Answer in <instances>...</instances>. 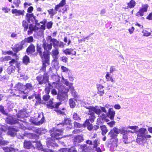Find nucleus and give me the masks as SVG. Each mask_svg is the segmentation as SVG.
<instances>
[{
	"label": "nucleus",
	"instance_id": "obj_51",
	"mask_svg": "<svg viewBox=\"0 0 152 152\" xmlns=\"http://www.w3.org/2000/svg\"><path fill=\"white\" fill-rule=\"evenodd\" d=\"M18 61L15 59H12L11 60L9 61V63L11 66H13L16 63H17Z\"/></svg>",
	"mask_w": 152,
	"mask_h": 152
},
{
	"label": "nucleus",
	"instance_id": "obj_62",
	"mask_svg": "<svg viewBox=\"0 0 152 152\" xmlns=\"http://www.w3.org/2000/svg\"><path fill=\"white\" fill-rule=\"evenodd\" d=\"M34 9L33 7L32 6H30L29 7L28 9L27 12L28 13H31L32 12Z\"/></svg>",
	"mask_w": 152,
	"mask_h": 152
},
{
	"label": "nucleus",
	"instance_id": "obj_57",
	"mask_svg": "<svg viewBox=\"0 0 152 152\" xmlns=\"http://www.w3.org/2000/svg\"><path fill=\"white\" fill-rule=\"evenodd\" d=\"M36 101L37 102L39 103L40 104H41L44 105L46 104V103L45 102H44L43 100H42L41 98L37 99Z\"/></svg>",
	"mask_w": 152,
	"mask_h": 152
},
{
	"label": "nucleus",
	"instance_id": "obj_48",
	"mask_svg": "<svg viewBox=\"0 0 152 152\" xmlns=\"http://www.w3.org/2000/svg\"><path fill=\"white\" fill-rule=\"evenodd\" d=\"M99 141L98 139L96 137V139L94 140L93 142L94 147H97L98 144H99Z\"/></svg>",
	"mask_w": 152,
	"mask_h": 152
},
{
	"label": "nucleus",
	"instance_id": "obj_60",
	"mask_svg": "<svg viewBox=\"0 0 152 152\" xmlns=\"http://www.w3.org/2000/svg\"><path fill=\"white\" fill-rule=\"evenodd\" d=\"M117 70L114 66H111L110 70V72L113 73L114 71H116Z\"/></svg>",
	"mask_w": 152,
	"mask_h": 152
},
{
	"label": "nucleus",
	"instance_id": "obj_4",
	"mask_svg": "<svg viewBox=\"0 0 152 152\" xmlns=\"http://www.w3.org/2000/svg\"><path fill=\"white\" fill-rule=\"evenodd\" d=\"M50 132L52 138L54 140H58L62 137L61 135L63 133V131L62 129L53 128L50 130Z\"/></svg>",
	"mask_w": 152,
	"mask_h": 152
},
{
	"label": "nucleus",
	"instance_id": "obj_34",
	"mask_svg": "<svg viewBox=\"0 0 152 152\" xmlns=\"http://www.w3.org/2000/svg\"><path fill=\"white\" fill-rule=\"evenodd\" d=\"M15 67L14 66H10L7 69V70L8 74H10L12 73H13L15 70Z\"/></svg>",
	"mask_w": 152,
	"mask_h": 152
},
{
	"label": "nucleus",
	"instance_id": "obj_53",
	"mask_svg": "<svg viewBox=\"0 0 152 152\" xmlns=\"http://www.w3.org/2000/svg\"><path fill=\"white\" fill-rule=\"evenodd\" d=\"M71 121L69 118H65L64 121V124H66L70 125Z\"/></svg>",
	"mask_w": 152,
	"mask_h": 152
},
{
	"label": "nucleus",
	"instance_id": "obj_16",
	"mask_svg": "<svg viewBox=\"0 0 152 152\" xmlns=\"http://www.w3.org/2000/svg\"><path fill=\"white\" fill-rule=\"evenodd\" d=\"M47 141V145L49 148L52 149L58 146V145L53 140L49 139Z\"/></svg>",
	"mask_w": 152,
	"mask_h": 152
},
{
	"label": "nucleus",
	"instance_id": "obj_14",
	"mask_svg": "<svg viewBox=\"0 0 152 152\" xmlns=\"http://www.w3.org/2000/svg\"><path fill=\"white\" fill-rule=\"evenodd\" d=\"M142 7L140 9L139 11L137 13V16H143L144 15V12H146L147 11V9L148 7V4L142 5Z\"/></svg>",
	"mask_w": 152,
	"mask_h": 152
},
{
	"label": "nucleus",
	"instance_id": "obj_56",
	"mask_svg": "<svg viewBox=\"0 0 152 152\" xmlns=\"http://www.w3.org/2000/svg\"><path fill=\"white\" fill-rule=\"evenodd\" d=\"M99 107V109H100V110L101 111V114L102 113V112H103L107 113V111L106 110L105 107L101 106H100Z\"/></svg>",
	"mask_w": 152,
	"mask_h": 152
},
{
	"label": "nucleus",
	"instance_id": "obj_2",
	"mask_svg": "<svg viewBox=\"0 0 152 152\" xmlns=\"http://www.w3.org/2000/svg\"><path fill=\"white\" fill-rule=\"evenodd\" d=\"M42 47L46 51L44 52V59H43V65L42 69L43 71L45 70L46 66L49 64L50 55V52L49 51L52 48V43L48 44L45 42L43 43Z\"/></svg>",
	"mask_w": 152,
	"mask_h": 152
},
{
	"label": "nucleus",
	"instance_id": "obj_52",
	"mask_svg": "<svg viewBox=\"0 0 152 152\" xmlns=\"http://www.w3.org/2000/svg\"><path fill=\"white\" fill-rule=\"evenodd\" d=\"M90 123L89 122V120L88 119H87L85 122L84 123H83L82 125L83 126H84V127H86V126H87L89 125H90Z\"/></svg>",
	"mask_w": 152,
	"mask_h": 152
},
{
	"label": "nucleus",
	"instance_id": "obj_37",
	"mask_svg": "<svg viewBox=\"0 0 152 152\" xmlns=\"http://www.w3.org/2000/svg\"><path fill=\"white\" fill-rule=\"evenodd\" d=\"M23 63L26 65H27L30 62V58L29 57L26 55L23 58Z\"/></svg>",
	"mask_w": 152,
	"mask_h": 152
},
{
	"label": "nucleus",
	"instance_id": "obj_13",
	"mask_svg": "<svg viewBox=\"0 0 152 152\" xmlns=\"http://www.w3.org/2000/svg\"><path fill=\"white\" fill-rule=\"evenodd\" d=\"M24 87V85L21 83H18L15 85L14 88L15 90L18 91L19 93L20 92L25 93Z\"/></svg>",
	"mask_w": 152,
	"mask_h": 152
},
{
	"label": "nucleus",
	"instance_id": "obj_58",
	"mask_svg": "<svg viewBox=\"0 0 152 152\" xmlns=\"http://www.w3.org/2000/svg\"><path fill=\"white\" fill-rule=\"evenodd\" d=\"M53 25V23L50 21L48 22L47 24V27L48 29H50L52 28Z\"/></svg>",
	"mask_w": 152,
	"mask_h": 152
},
{
	"label": "nucleus",
	"instance_id": "obj_43",
	"mask_svg": "<svg viewBox=\"0 0 152 152\" xmlns=\"http://www.w3.org/2000/svg\"><path fill=\"white\" fill-rule=\"evenodd\" d=\"M48 13L51 16H53L54 15L57 13V12L54 10L53 9H50L48 10Z\"/></svg>",
	"mask_w": 152,
	"mask_h": 152
},
{
	"label": "nucleus",
	"instance_id": "obj_11",
	"mask_svg": "<svg viewBox=\"0 0 152 152\" xmlns=\"http://www.w3.org/2000/svg\"><path fill=\"white\" fill-rule=\"evenodd\" d=\"M29 129L33 130L39 134H45L47 132L46 129L43 128H37L34 127H29Z\"/></svg>",
	"mask_w": 152,
	"mask_h": 152
},
{
	"label": "nucleus",
	"instance_id": "obj_39",
	"mask_svg": "<svg viewBox=\"0 0 152 152\" xmlns=\"http://www.w3.org/2000/svg\"><path fill=\"white\" fill-rule=\"evenodd\" d=\"M22 26L24 28V31H26L28 28V23L26 20H24L22 22Z\"/></svg>",
	"mask_w": 152,
	"mask_h": 152
},
{
	"label": "nucleus",
	"instance_id": "obj_47",
	"mask_svg": "<svg viewBox=\"0 0 152 152\" xmlns=\"http://www.w3.org/2000/svg\"><path fill=\"white\" fill-rule=\"evenodd\" d=\"M20 2L21 1L20 0H14L13 3L15 5L16 8H18Z\"/></svg>",
	"mask_w": 152,
	"mask_h": 152
},
{
	"label": "nucleus",
	"instance_id": "obj_8",
	"mask_svg": "<svg viewBox=\"0 0 152 152\" xmlns=\"http://www.w3.org/2000/svg\"><path fill=\"white\" fill-rule=\"evenodd\" d=\"M137 143L140 142V138L141 137H143L145 134L146 133H148L147 129L145 128H141L140 129L138 130L137 131Z\"/></svg>",
	"mask_w": 152,
	"mask_h": 152
},
{
	"label": "nucleus",
	"instance_id": "obj_49",
	"mask_svg": "<svg viewBox=\"0 0 152 152\" xmlns=\"http://www.w3.org/2000/svg\"><path fill=\"white\" fill-rule=\"evenodd\" d=\"M68 152H77V151L75 146H72L70 148H68Z\"/></svg>",
	"mask_w": 152,
	"mask_h": 152
},
{
	"label": "nucleus",
	"instance_id": "obj_18",
	"mask_svg": "<svg viewBox=\"0 0 152 152\" xmlns=\"http://www.w3.org/2000/svg\"><path fill=\"white\" fill-rule=\"evenodd\" d=\"M113 130L117 134L119 133L123 134L127 132V130L125 129L124 127H122L121 129H118L117 127H115Z\"/></svg>",
	"mask_w": 152,
	"mask_h": 152
},
{
	"label": "nucleus",
	"instance_id": "obj_22",
	"mask_svg": "<svg viewBox=\"0 0 152 152\" xmlns=\"http://www.w3.org/2000/svg\"><path fill=\"white\" fill-rule=\"evenodd\" d=\"M148 133H146L145 134L144 136L140 138V142L139 143L140 144H141L143 143H145L146 142L147 139L151 137V136L149 134H147Z\"/></svg>",
	"mask_w": 152,
	"mask_h": 152
},
{
	"label": "nucleus",
	"instance_id": "obj_61",
	"mask_svg": "<svg viewBox=\"0 0 152 152\" xmlns=\"http://www.w3.org/2000/svg\"><path fill=\"white\" fill-rule=\"evenodd\" d=\"M66 4V0H62L58 4L61 7H62L64 5Z\"/></svg>",
	"mask_w": 152,
	"mask_h": 152
},
{
	"label": "nucleus",
	"instance_id": "obj_15",
	"mask_svg": "<svg viewBox=\"0 0 152 152\" xmlns=\"http://www.w3.org/2000/svg\"><path fill=\"white\" fill-rule=\"evenodd\" d=\"M59 53L58 49L56 48L55 49H53L51 51V55L53 58V60L56 62V64H58V63L57 61V60L58 59V56Z\"/></svg>",
	"mask_w": 152,
	"mask_h": 152
},
{
	"label": "nucleus",
	"instance_id": "obj_59",
	"mask_svg": "<svg viewBox=\"0 0 152 152\" xmlns=\"http://www.w3.org/2000/svg\"><path fill=\"white\" fill-rule=\"evenodd\" d=\"M64 53L66 55H70V49H66L64 51Z\"/></svg>",
	"mask_w": 152,
	"mask_h": 152
},
{
	"label": "nucleus",
	"instance_id": "obj_9",
	"mask_svg": "<svg viewBox=\"0 0 152 152\" xmlns=\"http://www.w3.org/2000/svg\"><path fill=\"white\" fill-rule=\"evenodd\" d=\"M51 42L50 43H52V45L55 49L57 48L58 47L61 48H63L64 45V43L62 42L58 41L57 39L53 38L51 40Z\"/></svg>",
	"mask_w": 152,
	"mask_h": 152
},
{
	"label": "nucleus",
	"instance_id": "obj_24",
	"mask_svg": "<svg viewBox=\"0 0 152 152\" xmlns=\"http://www.w3.org/2000/svg\"><path fill=\"white\" fill-rule=\"evenodd\" d=\"M42 48L40 45L38 44H37V50L38 53H39L40 56L42 59L43 62V59H44V52L42 53Z\"/></svg>",
	"mask_w": 152,
	"mask_h": 152
},
{
	"label": "nucleus",
	"instance_id": "obj_20",
	"mask_svg": "<svg viewBox=\"0 0 152 152\" xmlns=\"http://www.w3.org/2000/svg\"><path fill=\"white\" fill-rule=\"evenodd\" d=\"M35 51V47L32 44L30 45L27 48L26 50V53L28 55L32 54Z\"/></svg>",
	"mask_w": 152,
	"mask_h": 152
},
{
	"label": "nucleus",
	"instance_id": "obj_46",
	"mask_svg": "<svg viewBox=\"0 0 152 152\" xmlns=\"http://www.w3.org/2000/svg\"><path fill=\"white\" fill-rule=\"evenodd\" d=\"M34 39L32 36H30L27 38H25V41L26 42L28 43H31L33 42Z\"/></svg>",
	"mask_w": 152,
	"mask_h": 152
},
{
	"label": "nucleus",
	"instance_id": "obj_12",
	"mask_svg": "<svg viewBox=\"0 0 152 152\" xmlns=\"http://www.w3.org/2000/svg\"><path fill=\"white\" fill-rule=\"evenodd\" d=\"M79 149L80 152H89L91 149L89 146L86 144L79 145Z\"/></svg>",
	"mask_w": 152,
	"mask_h": 152
},
{
	"label": "nucleus",
	"instance_id": "obj_41",
	"mask_svg": "<svg viewBox=\"0 0 152 152\" xmlns=\"http://www.w3.org/2000/svg\"><path fill=\"white\" fill-rule=\"evenodd\" d=\"M65 95H66L63 94H58L57 96V98L60 101H64L65 99V97L64 96Z\"/></svg>",
	"mask_w": 152,
	"mask_h": 152
},
{
	"label": "nucleus",
	"instance_id": "obj_29",
	"mask_svg": "<svg viewBox=\"0 0 152 152\" xmlns=\"http://www.w3.org/2000/svg\"><path fill=\"white\" fill-rule=\"evenodd\" d=\"M97 88L99 93V94L101 96H102L104 94V91L103 89L104 86L101 85H97Z\"/></svg>",
	"mask_w": 152,
	"mask_h": 152
},
{
	"label": "nucleus",
	"instance_id": "obj_50",
	"mask_svg": "<svg viewBox=\"0 0 152 152\" xmlns=\"http://www.w3.org/2000/svg\"><path fill=\"white\" fill-rule=\"evenodd\" d=\"M74 124L75 127L76 128H79L83 126L82 124H81L76 122H74Z\"/></svg>",
	"mask_w": 152,
	"mask_h": 152
},
{
	"label": "nucleus",
	"instance_id": "obj_38",
	"mask_svg": "<svg viewBox=\"0 0 152 152\" xmlns=\"http://www.w3.org/2000/svg\"><path fill=\"white\" fill-rule=\"evenodd\" d=\"M0 111L4 115L7 116V117L11 116V115L6 113L4 110V107L2 106H0Z\"/></svg>",
	"mask_w": 152,
	"mask_h": 152
},
{
	"label": "nucleus",
	"instance_id": "obj_44",
	"mask_svg": "<svg viewBox=\"0 0 152 152\" xmlns=\"http://www.w3.org/2000/svg\"><path fill=\"white\" fill-rule=\"evenodd\" d=\"M105 77L106 79L107 80H110L112 83H114V80L111 76H110L109 72H108L107 73Z\"/></svg>",
	"mask_w": 152,
	"mask_h": 152
},
{
	"label": "nucleus",
	"instance_id": "obj_36",
	"mask_svg": "<svg viewBox=\"0 0 152 152\" xmlns=\"http://www.w3.org/2000/svg\"><path fill=\"white\" fill-rule=\"evenodd\" d=\"M74 99H71L69 100L70 106L71 108H74L76 106L75 102Z\"/></svg>",
	"mask_w": 152,
	"mask_h": 152
},
{
	"label": "nucleus",
	"instance_id": "obj_28",
	"mask_svg": "<svg viewBox=\"0 0 152 152\" xmlns=\"http://www.w3.org/2000/svg\"><path fill=\"white\" fill-rule=\"evenodd\" d=\"M23 48V47L20 46L19 44H16L14 47L12 48L13 51L15 52H18L21 50Z\"/></svg>",
	"mask_w": 152,
	"mask_h": 152
},
{
	"label": "nucleus",
	"instance_id": "obj_6",
	"mask_svg": "<svg viewBox=\"0 0 152 152\" xmlns=\"http://www.w3.org/2000/svg\"><path fill=\"white\" fill-rule=\"evenodd\" d=\"M36 79L40 85L45 84L49 82L48 77L47 73H45L43 75H39L37 77Z\"/></svg>",
	"mask_w": 152,
	"mask_h": 152
},
{
	"label": "nucleus",
	"instance_id": "obj_5",
	"mask_svg": "<svg viewBox=\"0 0 152 152\" xmlns=\"http://www.w3.org/2000/svg\"><path fill=\"white\" fill-rule=\"evenodd\" d=\"M85 107L86 109L89 110L88 114L91 116H95V113L97 115L101 114V111L100 109H99V107L98 106H95V107L85 106Z\"/></svg>",
	"mask_w": 152,
	"mask_h": 152
},
{
	"label": "nucleus",
	"instance_id": "obj_64",
	"mask_svg": "<svg viewBox=\"0 0 152 152\" xmlns=\"http://www.w3.org/2000/svg\"><path fill=\"white\" fill-rule=\"evenodd\" d=\"M94 150L97 152H102V151L99 147H94Z\"/></svg>",
	"mask_w": 152,
	"mask_h": 152
},
{
	"label": "nucleus",
	"instance_id": "obj_40",
	"mask_svg": "<svg viewBox=\"0 0 152 152\" xmlns=\"http://www.w3.org/2000/svg\"><path fill=\"white\" fill-rule=\"evenodd\" d=\"M9 143V141L4 140L1 138H0V146L1 145H7Z\"/></svg>",
	"mask_w": 152,
	"mask_h": 152
},
{
	"label": "nucleus",
	"instance_id": "obj_19",
	"mask_svg": "<svg viewBox=\"0 0 152 152\" xmlns=\"http://www.w3.org/2000/svg\"><path fill=\"white\" fill-rule=\"evenodd\" d=\"M24 135L30 139L35 140H37L39 137L38 135L33 133L25 132L24 133Z\"/></svg>",
	"mask_w": 152,
	"mask_h": 152
},
{
	"label": "nucleus",
	"instance_id": "obj_45",
	"mask_svg": "<svg viewBox=\"0 0 152 152\" xmlns=\"http://www.w3.org/2000/svg\"><path fill=\"white\" fill-rule=\"evenodd\" d=\"M106 122H107L108 125L110 127H112L115 125V122L113 121H112L110 122H109L110 121L107 119L105 120Z\"/></svg>",
	"mask_w": 152,
	"mask_h": 152
},
{
	"label": "nucleus",
	"instance_id": "obj_10",
	"mask_svg": "<svg viewBox=\"0 0 152 152\" xmlns=\"http://www.w3.org/2000/svg\"><path fill=\"white\" fill-rule=\"evenodd\" d=\"M84 140L83 135H78L74 137L73 140V144L75 146H79L80 143L82 142Z\"/></svg>",
	"mask_w": 152,
	"mask_h": 152
},
{
	"label": "nucleus",
	"instance_id": "obj_26",
	"mask_svg": "<svg viewBox=\"0 0 152 152\" xmlns=\"http://www.w3.org/2000/svg\"><path fill=\"white\" fill-rule=\"evenodd\" d=\"M108 136L111 138V139H114L115 140H117V134L114 132L112 130H111L108 134Z\"/></svg>",
	"mask_w": 152,
	"mask_h": 152
},
{
	"label": "nucleus",
	"instance_id": "obj_42",
	"mask_svg": "<svg viewBox=\"0 0 152 152\" xmlns=\"http://www.w3.org/2000/svg\"><path fill=\"white\" fill-rule=\"evenodd\" d=\"M73 118L75 120L77 121H79L81 119L79 115L75 113H74L73 114Z\"/></svg>",
	"mask_w": 152,
	"mask_h": 152
},
{
	"label": "nucleus",
	"instance_id": "obj_32",
	"mask_svg": "<svg viewBox=\"0 0 152 152\" xmlns=\"http://www.w3.org/2000/svg\"><path fill=\"white\" fill-rule=\"evenodd\" d=\"M136 2L134 0H131L128 3L127 8H133L135 5Z\"/></svg>",
	"mask_w": 152,
	"mask_h": 152
},
{
	"label": "nucleus",
	"instance_id": "obj_7",
	"mask_svg": "<svg viewBox=\"0 0 152 152\" xmlns=\"http://www.w3.org/2000/svg\"><path fill=\"white\" fill-rule=\"evenodd\" d=\"M26 19L27 21L29 23H34V22L35 23V26L40 25L39 23H38V21L36 20L35 17L34 16L33 13H27L26 15Z\"/></svg>",
	"mask_w": 152,
	"mask_h": 152
},
{
	"label": "nucleus",
	"instance_id": "obj_30",
	"mask_svg": "<svg viewBox=\"0 0 152 152\" xmlns=\"http://www.w3.org/2000/svg\"><path fill=\"white\" fill-rule=\"evenodd\" d=\"M5 152H15L16 149L11 147L6 146L3 148Z\"/></svg>",
	"mask_w": 152,
	"mask_h": 152
},
{
	"label": "nucleus",
	"instance_id": "obj_55",
	"mask_svg": "<svg viewBox=\"0 0 152 152\" xmlns=\"http://www.w3.org/2000/svg\"><path fill=\"white\" fill-rule=\"evenodd\" d=\"M60 60L64 63L67 62L68 58L66 56H63L60 58Z\"/></svg>",
	"mask_w": 152,
	"mask_h": 152
},
{
	"label": "nucleus",
	"instance_id": "obj_21",
	"mask_svg": "<svg viewBox=\"0 0 152 152\" xmlns=\"http://www.w3.org/2000/svg\"><path fill=\"white\" fill-rule=\"evenodd\" d=\"M18 131L17 129L14 128H10L7 132L8 135L11 137H14L16 134V132Z\"/></svg>",
	"mask_w": 152,
	"mask_h": 152
},
{
	"label": "nucleus",
	"instance_id": "obj_33",
	"mask_svg": "<svg viewBox=\"0 0 152 152\" xmlns=\"http://www.w3.org/2000/svg\"><path fill=\"white\" fill-rule=\"evenodd\" d=\"M122 140L125 144H128L130 143V141L128 140L127 134L126 133L123 134Z\"/></svg>",
	"mask_w": 152,
	"mask_h": 152
},
{
	"label": "nucleus",
	"instance_id": "obj_17",
	"mask_svg": "<svg viewBox=\"0 0 152 152\" xmlns=\"http://www.w3.org/2000/svg\"><path fill=\"white\" fill-rule=\"evenodd\" d=\"M115 114V112L113 108H110L108 111L106 113V115L107 117L110 118L111 120H113Z\"/></svg>",
	"mask_w": 152,
	"mask_h": 152
},
{
	"label": "nucleus",
	"instance_id": "obj_1",
	"mask_svg": "<svg viewBox=\"0 0 152 152\" xmlns=\"http://www.w3.org/2000/svg\"><path fill=\"white\" fill-rule=\"evenodd\" d=\"M26 112L24 110H20L16 114V116L11 115V116L6 118V122L9 124L12 125L17 124L18 125V127L22 128L23 124L19 121H22L20 119L23 118L26 116Z\"/></svg>",
	"mask_w": 152,
	"mask_h": 152
},
{
	"label": "nucleus",
	"instance_id": "obj_31",
	"mask_svg": "<svg viewBox=\"0 0 152 152\" xmlns=\"http://www.w3.org/2000/svg\"><path fill=\"white\" fill-rule=\"evenodd\" d=\"M24 91L25 93H26V91L27 90H28L29 91L33 89L34 88L32 85L30 83H27L25 85H24Z\"/></svg>",
	"mask_w": 152,
	"mask_h": 152
},
{
	"label": "nucleus",
	"instance_id": "obj_54",
	"mask_svg": "<svg viewBox=\"0 0 152 152\" xmlns=\"http://www.w3.org/2000/svg\"><path fill=\"white\" fill-rule=\"evenodd\" d=\"M42 118L40 121H38V122H37V125H40V124H42L44 122L45 120V118H44L43 114H42Z\"/></svg>",
	"mask_w": 152,
	"mask_h": 152
},
{
	"label": "nucleus",
	"instance_id": "obj_23",
	"mask_svg": "<svg viewBox=\"0 0 152 152\" xmlns=\"http://www.w3.org/2000/svg\"><path fill=\"white\" fill-rule=\"evenodd\" d=\"M12 11V13L15 14L16 16L23 15L25 12L23 10H18L17 9H13Z\"/></svg>",
	"mask_w": 152,
	"mask_h": 152
},
{
	"label": "nucleus",
	"instance_id": "obj_3",
	"mask_svg": "<svg viewBox=\"0 0 152 152\" xmlns=\"http://www.w3.org/2000/svg\"><path fill=\"white\" fill-rule=\"evenodd\" d=\"M50 96L48 94H45L42 96L43 101L44 102L49 101L47 102L46 104L47 107L48 108L53 109V108H57L61 104V102H53V98L50 99Z\"/></svg>",
	"mask_w": 152,
	"mask_h": 152
},
{
	"label": "nucleus",
	"instance_id": "obj_27",
	"mask_svg": "<svg viewBox=\"0 0 152 152\" xmlns=\"http://www.w3.org/2000/svg\"><path fill=\"white\" fill-rule=\"evenodd\" d=\"M31 142L33 143H36V147L38 150H42L43 149L42 145L40 141L36 140L32 141Z\"/></svg>",
	"mask_w": 152,
	"mask_h": 152
},
{
	"label": "nucleus",
	"instance_id": "obj_63",
	"mask_svg": "<svg viewBox=\"0 0 152 152\" xmlns=\"http://www.w3.org/2000/svg\"><path fill=\"white\" fill-rule=\"evenodd\" d=\"M96 118V117L95 116H89V119L91 123H92L93 121H94L95 119Z\"/></svg>",
	"mask_w": 152,
	"mask_h": 152
},
{
	"label": "nucleus",
	"instance_id": "obj_35",
	"mask_svg": "<svg viewBox=\"0 0 152 152\" xmlns=\"http://www.w3.org/2000/svg\"><path fill=\"white\" fill-rule=\"evenodd\" d=\"M100 128L102 130V134L103 135H104L108 131V129L105 125L100 126Z\"/></svg>",
	"mask_w": 152,
	"mask_h": 152
},
{
	"label": "nucleus",
	"instance_id": "obj_25",
	"mask_svg": "<svg viewBox=\"0 0 152 152\" xmlns=\"http://www.w3.org/2000/svg\"><path fill=\"white\" fill-rule=\"evenodd\" d=\"M23 146L24 147L27 149H29L32 147H34L31 141L26 140L24 141Z\"/></svg>",
	"mask_w": 152,
	"mask_h": 152
}]
</instances>
